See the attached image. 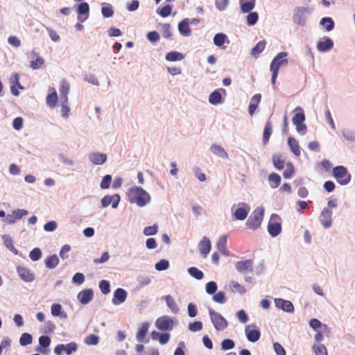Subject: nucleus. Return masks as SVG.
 I'll return each instance as SVG.
<instances>
[{"instance_id": "obj_1", "label": "nucleus", "mask_w": 355, "mask_h": 355, "mask_svg": "<svg viewBox=\"0 0 355 355\" xmlns=\"http://www.w3.org/2000/svg\"><path fill=\"white\" fill-rule=\"evenodd\" d=\"M128 200L131 203H136L139 207H144L150 201V195L142 188L134 187L129 189L128 193Z\"/></svg>"}, {"instance_id": "obj_2", "label": "nucleus", "mask_w": 355, "mask_h": 355, "mask_svg": "<svg viewBox=\"0 0 355 355\" xmlns=\"http://www.w3.org/2000/svg\"><path fill=\"white\" fill-rule=\"evenodd\" d=\"M286 55V53L280 52L274 58L270 63V69L272 72L271 83L273 85H275L279 68L281 66L286 65L288 62V60L284 58Z\"/></svg>"}, {"instance_id": "obj_3", "label": "nucleus", "mask_w": 355, "mask_h": 355, "mask_svg": "<svg viewBox=\"0 0 355 355\" xmlns=\"http://www.w3.org/2000/svg\"><path fill=\"white\" fill-rule=\"evenodd\" d=\"M332 175L340 185L349 184L352 179V175L347 168L343 166H337L333 168Z\"/></svg>"}, {"instance_id": "obj_4", "label": "nucleus", "mask_w": 355, "mask_h": 355, "mask_svg": "<svg viewBox=\"0 0 355 355\" xmlns=\"http://www.w3.org/2000/svg\"><path fill=\"white\" fill-rule=\"evenodd\" d=\"M263 217V209L259 207L255 209L248 218L246 222V226L250 230H257L260 227Z\"/></svg>"}, {"instance_id": "obj_5", "label": "nucleus", "mask_w": 355, "mask_h": 355, "mask_svg": "<svg viewBox=\"0 0 355 355\" xmlns=\"http://www.w3.org/2000/svg\"><path fill=\"white\" fill-rule=\"evenodd\" d=\"M268 231L272 237H275L281 233L282 219L279 216L275 214L271 215L268 224Z\"/></svg>"}, {"instance_id": "obj_6", "label": "nucleus", "mask_w": 355, "mask_h": 355, "mask_svg": "<svg viewBox=\"0 0 355 355\" xmlns=\"http://www.w3.org/2000/svg\"><path fill=\"white\" fill-rule=\"evenodd\" d=\"M295 111H299L293 117V123L296 126L297 131L301 135H304L306 132V125L304 123L305 115L302 107H297Z\"/></svg>"}, {"instance_id": "obj_7", "label": "nucleus", "mask_w": 355, "mask_h": 355, "mask_svg": "<svg viewBox=\"0 0 355 355\" xmlns=\"http://www.w3.org/2000/svg\"><path fill=\"white\" fill-rule=\"evenodd\" d=\"M209 315L213 325L217 331H222L227 327V320L220 313L210 310Z\"/></svg>"}, {"instance_id": "obj_8", "label": "nucleus", "mask_w": 355, "mask_h": 355, "mask_svg": "<svg viewBox=\"0 0 355 355\" xmlns=\"http://www.w3.org/2000/svg\"><path fill=\"white\" fill-rule=\"evenodd\" d=\"M78 349V345L76 343H69L67 345L59 344L54 349V353L56 355H62L64 352L67 355H70L75 352Z\"/></svg>"}, {"instance_id": "obj_9", "label": "nucleus", "mask_w": 355, "mask_h": 355, "mask_svg": "<svg viewBox=\"0 0 355 355\" xmlns=\"http://www.w3.org/2000/svg\"><path fill=\"white\" fill-rule=\"evenodd\" d=\"M173 320L167 315L162 316L157 319L155 322L156 327L162 331H166L173 329Z\"/></svg>"}, {"instance_id": "obj_10", "label": "nucleus", "mask_w": 355, "mask_h": 355, "mask_svg": "<svg viewBox=\"0 0 355 355\" xmlns=\"http://www.w3.org/2000/svg\"><path fill=\"white\" fill-rule=\"evenodd\" d=\"M332 211L328 207H325L322 211L320 216L319 217L320 221L321 222L322 225L325 228H329L331 226L332 224Z\"/></svg>"}, {"instance_id": "obj_11", "label": "nucleus", "mask_w": 355, "mask_h": 355, "mask_svg": "<svg viewBox=\"0 0 355 355\" xmlns=\"http://www.w3.org/2000/svg\"><path fill=\"white\" fill-rule=\"evenodd\" d=\"M120 201V196L119 194L114 195H107L105 196L101 200V205L103 207H107L110 205H112L113 208H116L118 207L119 202Z\"/></svg>"}, {"instance_id": "obj_12", "label": "nucleus", "mask_w": 355, "mask_h": 355, "mask_svg": "<svg viewBox=\"0 0 355 355\" xmlns=\"http://www.w3.org/2000/svg\"><path fill=\"white\" fill-rule=\"evenodd\" d=\"M240 205L241 206L235 210L233 215L236 220H243L247 218L250 208L248 205L245 202L240 204Z\"/></svg>"}, {"instance_id": "obj_13", "label": "nucleus", "mask_w": 355, "mask_h": 355, "mask_svg": "<svg viewBox=\"0 0 355 355\" xmlns=\"http://www.w3.org/2000/svg\"><path fill=\"white\" fill-rule=\"evenodd\" d=\"M275 304L278 309L288 313H293L294 311V306L292 302L288 300L277 298L275 300Z\"/></svg>"}, {"instance_id": "obj_14", "label": "nucleus", "mask_w": 355, "mask_h": 355, "mask_svg": "<svg viewBox=\"0 0 355 355\" xmlns=\"http://www.w3.org/2000/svg\"><path fill=\"white\" fill-rule=\"evenodd\" d=\"M198 248L200 253L203 255L204 257H206L209 253L211 248V243L209 239L204 236L199 242Z\"/></svg>"}, {"instance_id": "obj_15", "label": "nucleus", "mask_w": 355, "mask_h": 355, "mask_svg": "<svg viewBox=\"0 0 355 355\" xmlns=\"http://www.w3.org/2000/svg\"><path fill=\"white\" fill-rule=\"evenodd\" d=\"M253 261L251 259L240 261L236 262V268L240 272H243L245 271L252 272L253 270Z\"/></svg>"}, {"instance_id": "obj_16", "label": "nucleus", "mask_w": 355, "mask_h": 355, "mask_svg": "<svg viewBox=\"0 0 355 355\" xmlns=\"http://www.w3.org/2000/svg\"><path fill=\"white\" fill-rule=\"evenodd\" d=\"M94 293L92 289H85L79 293L78 298L80 302L83 304L89 303L93 298Z\"/></svg>"}, {"instance_id": "obj_17", "label": "nucleus", "mask_w": 355, "mask_h": 355, "mask_svg": "<svg viewBox=\"0 0 355 355\" xmlns=\"http://www.w3.org/2000/svg\"><path fill=\"white\" fill-rule=\"evenodd\" d=\"M17 271L22 280L27 282L33 281L34 275L31 272V271L28 268L19 266L17 268Z\"/></svg>"}, {"instance_id": "obj_18", "label": "nucleus", "mask_w": 355, "mask_h": 355, "mask_svg": "<svg viewBox=\"0 0 355 355\" xmlns=\"http://www.w3.org/2000/svg\"><path fill=\"white\" fill-rule=\"evenodd\" d=\"M127 297V292L123 288H117L114 292V297L112 298V303L115 305L123 303Z\"/></svg>"}, {"instance_id": "obj_19", "label": "nucleus", "mask_w": 355, "mask_h": 355, "mask_svg": "<svg viewBox=\"0 0 355 355\" xmlns=\"http://www.w3.org/2000/svg\"><path fill=\"white\" fill-rule=\"evenodd\" d=\"M89 160L96 165H101L107 160V155L104 153H93L89 156Z\"/></svg>"}, {"instance_id": "obj_20", "label": "nucleus", "mask_w": 355, "mask_h": 355, "mask_svg": "<svg viewBox=\"0 0 355 355\" xmlns=\"http://www.w3.org/2000/svg\"><path fill=\"white\" fill-rule=\"evenodd\" d=\"M334 42L329 37H325L324 40L320 41L317 44V49L320 52L329 51L333 48Z\"/></svg>"}, {"instance_id": "obj_21", "label": "nucleus", "mask_w": 355, "mask_h": 355, "mask_svg": "<svg viewBox=\"0 0 355 355\" xmlns=\"http://www.w3.org/2000/svg\"><path fill=\"white\" fill-rule=\"evenodd\" d=\"M261 98V95L260 94H256L252 96L248 107L249 114L251 116L254 114L255 110H257L258 105L260 103Z\"/></svg>"}, {"instance_id": "obj_22", "label": "nucleus", "mask_w": 355, "mask_h": 355, "mask_svg": "<svg viewBox=\"0 0 355 355\" xmlns=\"http://www.w3.org/2000/svg\"><path fill=\"white\" fill-rule=\"evenodd\" d=\"M245 334L249 341L254 343L260 338V331L259 329H250L248 327L245 329Z\"/></svg>"}, {"instance_id": "obj_23", "label": "nucleus", "mask_w": 355, "mask_h": 355, "mask_svg": "<svg viewBox=\"0 0 355 355\" xmlns=\"http://www.w3.org/2000/svg\"><path fill=\"white\" fill-rule=\"evenodd\" d=\"M148 327L149 324L148 322H144L141 324L136 334L137 340L139 342H142L144 340L147 334Z\"/></svg>"}, {"instance_id": "obj_24", "label": "nucleus", "mask_w": 355, "mask_h": 355, "mask_svg": "<svg viewBox=\"0 0 355 355\" xmlns=\"http://www.w3.org/2000/svg\"><path fill=\"white\" fill-rule=\"evenodd\" d=\"M69 83L65 80L62 81L60 87V95L61 101H64V103L68 102L67 94L69 93Z\"/></svg>"}, {"instance_id": "obj_25", "label": "nucleus", "mask_w": 355, "mask_h": 355, "mask_svg": "<svg viewBox=\"0 0 355 355\" xmlns=\"http://www.w3.org/2000/svg\"><path fill=\"white\" fill-rule=\"evenodd\" d=\"M288 144L295 156H300L301 154L300 148L297 140L291 137L288 139Z\"/></svg>"}, {"instance_id": "obj_26", "label": "nucleus", "mask_w": 355, "mask_h": 355, "mask_svg": "<svg viewBox=\"0 0 355 355\" xmlns=\"http://www.w3.org/2000/svg\"><path fill=\"white\" fill-rule=\"evenodd\" d=\"M226 41L229 42L227 35L224 33H217L214 37V44L221 49H225L223 44Z\"/></svg>"}, {"instance_id": "obj_27", "label": "nucleus", "mask_w": 355, "mask_h": 355, "mask_svg": "<svg viewBox=\"0 0 355 355\" xmlns=\"http://www.w3.org/2000/svg\"><path fill=\"white\" fill-rule=\"evenodd\" d=\"M241 8L243 12H250L254 7L255 0H240Z\"/></svg>"}, {"instance_id": "obj_28", "label": "nucleus", "mask_w": 355, "mask_h": 355, "mask_svg": "<svg viewBox=\"0 0 355 355\" xmlns=\"http://www.w3.org/2000/svg\"><path fill=\"white\" fill-rule=\"evenodd\" d=\"M165 301L167 306L171 309V311L173 313H178L179 311V307L177 305L174 298L170 295H167L165 296Z\"/></svg>"}, {"instance_id": "obj_29", "label": "nucleus", "mask_w": 355, "mask_h": 355, "mask_svg": "<svg viewBox=\"0 0 355 355\" xmlns=\"http://www.w3.org/2000/svg\"><path fill=\"white\" fill-rule=\"evenodd\" d=\"M266 42L265 40L259 41L252 49L251 55L255 58L264 50Z\"/></svg>"}, {"instance_id": "obj_30", "label": "nucleus", "mask_w": 355, "mask_h": 355, "mask_svg": "<svg viewBox=\"0 0 355 355\" xmlns=\"http://www.w3.org/2000/svg\"><path fill=\"white\" fill-rule=\"evenodd\" d=\"M51 93L49 94L46 96V104L51 107H54L56 105L58 101V95L55 89L54 88H51Z\"/></svg>"}, {"instance_id": "obj_31", "label": "nucleus", "mask_w": 355, "mask_h": 355, "mask_svg": "<svg viewBox=\"0 0 355 355\" xmlns=\"http://www.w3.org/2000/svg\"><path fill=\"white\" fill-rule=\"evenodd\" d=\"M89 4L86 2H82L78 5V15H87V16L84 19H82L80 17H78V20L80 21H85V19L87 17L88 14H89Z\"/></svg>"}, {"instance_id": "obj_32", "label": "nucleus", "mask_w": 355, "mask_h": 355, "mask_svg": "<svg viewBox=\"0 0 355 355\" xmlns=\"http://www.w3.org/2000/svg\"><path fill=\"white\" fill-rule=\"evenodd\" d=\"M227 237L226 236H222L219 238L217 243V249L219 252L225 255L228 254V250L226 248Z\"/></svg>"}, {"instance_id": "obj_33", "label": "nucleus", "mask_w": 355, "mask_h": 355, "mask_svg": "<svg viewBox=\"0 0 355 355\" xmlns=\"http://www.w3.org/2000/svg\"><path fill=\"white\" fill-rule=\"evenodd\" d=\"M272 162L274 166L278 170H282L284 167L285 161L279 154H275L272 156Z\"/></svg>"}, {"instance_id": "obj_34", "label": "nucleus", "mask_w": 355, "mask_h": 355, "mask_svg": "<svg viewBox=\"0 0 355 355\" xmlns=\"http://www.w3.org/2000/svg\"><path fill=\"white\" fill-rule=\"evenodd\" d=\"M230 288L233 293H238L239 294H244L245 293V288L243 286L238 283L237 282L232 281L230 284Z\"/></svg>"}, {"instance_id": "obj_35", "label": "nucleus", "mask_w": 355, "mask_h": 355, "mask_svg": "<svg viewBox=\"0 0 355 355\" xmlns=\"http://www.w3.org/2000/svg\"><path fill=\"white\" fill-rule=\"evenodd\" d=\"M178 29L180 33L183 35L187 36L191 33V29L189 22L184 19L178 25Z\"/></svg>"}, {"instance_id": "obj_36", "label": "nucleus", "mask_w": 355, "mask_h": 355, "mask_svg": "<svg viewBox=\"0 0 355 355\" xmlns=\"http://www.w3.org/2000/svg\"><path fill=\"white\" fill-rule=\"evenodd\" d=\"M3 241H4L5 246L8 249H9L11 252H12L14 254H17L18 251L15 248V246L13 245V241H12V238L10 236H8V235H3Z\"/></svg>"}, {"instance_id": "obj_37", "label": "nucleus", "mask_w": 355, "mask_h": 355, "mask_svg": "<svg viewBox=\"0 0 355 355\" xmlns=\"http://www.w3.org/2000/svg\"><path fill=\"white\" fill-rule=\"evenodd\" d=\"M211 150L214 154L222 158H226L228 156L224 148L218 145H212L211 146Z\"/></svg>"}, {"instance_id": "obj_38", "label": "nucleus", "mask_w": 355, "mask_h": 355, "mask_svg": "<svg viewBox=\"0 0 355 355\" xmlns=\"http://www.w3.org/2000/svg\"><path fill=\"white\" fill-rule=\"evenodd\" d=\"M320 24L327 31H331L334 28V21L331 17H323L320 21Z\"/></svg>"}, {"instance_id": "obj_39", "label": "nucleus", "mask_w": 355, "mask_h": 355, "mask_svg": "<svg viewBox=\"0 0 355 355\" xmlns=\"http://www.w3.org/2000/svg\"><path fill=\"white\" fill-rule=\"evenodd\" d=\"M271 135H272V123L270 121H268L265 125L264 130H263V144L268 143Z\"/></svg>"}, {"instance_id": "obj_40", "label": "nucleus", "mask_w": 355, "mask_h": 355, "mask_svg": "<svg viewBox=\"0 0 355 355\" xmlns=\"http://www.w3.org/2000/svg\"><path fill=\"white\" fill-rule=\"evenodd\" d=\"M269 181L271 182L270 186L272 188H277L281 182V177L276 173H272L268 177Z\"/></svg>"}, {"instance_id": "obj_41", "label": "nucleus", "mask_w": 355, "mask_h": 355, "mask_svg": "<svg viewBox=\"0 0 355 355\" xmlns=\"http://www.w3.org/2000/svg\"><path fill=\"white\" fill-rule=\"evenodd\" d=\"M58 263L59 259L55 254L47 257V259L45 260V264L48 268H55L58 266Z\"/></svg>"}, {"instance_id": "obj_42", "label": "nucleus", "mask_w": 355, "mask_h": 355, "mask_svg": "<svg viewBox=\"0 0 355 355\" xmlns=\"http://www.w3.org/2000/svg\"><path fill=\"white\" fill-rule=\"evenodd\" d=\"M222 96L219 92L214 91L211 92L209 96V101L213 105H216L221 103Z\"/></svg>"}, {"instance_id": "obj_43", "label": "nucleus", "mask_w": 355, "mask_h": 355, "mask_svg": "<svg viewBox=\"0 0 355 355\" xmlns=\"http://www.w3.org/2000/svg\"><path fill=\"white\" fill-rule=\"evenodd\" d=\"M188 272L191 276L198 280L202 279L204 277L203 272L196 267L189 268Z\"/></svg>"}, {"instance_id": "obj_44", "label": "nucleus", "mask_w": 355, "mask_h": 355, "mask_svg": "<svg viewBox=\"0 0 355 355\" xmlns=\"http://www.w3.org/2000/svg\"><path fill=\"white\" fill-rule=\"evenodd\" d=\"M32 341H33V337L28 333L22 334L20 337V339H19V343L21 346H26V345H30L32 343Z\"/></svg>"}, {"instance_id": "obj_45", "label": "nucleus", "mask_w": 355, "mask_h": 355, "mask_svg": "<svg viewBox=\"0 0 355 355\" xmlns=\"http://www.w3.org/2000/svg\"><path fill=\"white\" fill-rule=\"evenodd\" d=\"M184 58L183 55L176 51L169 52L166 55V59L168 61L181 60Z\"/></svg>"}, {"instance_id": "obj_46", "label": "nucleus", "mask_w": 355, "mask_h": 355, "mask_svg": "<svg viewBox=\"0 0 355 355\" xmlns=\"http://www.w3.org/2000/svg\"><path fill=\"white\" fill-rule=\"evenodd\" d=\"M295 168L292 163L288 162L286 165V170L284 171L283 175L285 178H291L294 173Z\"/></svg>"}, {"instance_id": "obj_47", "label": "nucleus", "mask_w": 355, "mask_h": 355, "mask_svg": "<svg viewBox=\"0 0 355 355\" xmlns=\"http://www.w3.org/2000/svg\"><path fill=\"white\" fill-rule=\"evenodd\" d=\"M99 288L104 295H107L110 292V285L107 280H101L99 283Z\"/></svg>"}, {"instance_id": "obj_48", "label": "nucleus", "mask_w": 355, "mask_h": 355, "mask_svg": "<svg viewBox=\"0 0 355 355\" xmlns=\"http://www.w3.org/2000/svg\"><path fill=\"white\" fill-rule=\"evenodd\" d=\"M313 350L315 355H327V350L323 345H313Z\"/></svg>"}, {"instance_id": "obj_49", "label": "nucleus", "mask_w": 355, "mask_h": 355, "mask_svg": "<svg viewBox=\"0 0 355 355\" xmlns=\"http://www.w3.org/2000/svg\"><path fill=\"white\" fill-rule=\"evenodd\" d=\"M29 257L33 261H37L42 257V251L40 248H35L33 250L31 251L29 254Z\"/></svg>"}, {"instance_id": "obj_50", "label": "nucleus", "mask_w": 355, "mask_h": 355, "mask_svg": "<svg viewBox=\"0 0 355 355\" xmlns=\"http://www.w3.org/2000/svg\"><path fill=\"white\" fill-rule=\"evenodd\" d=\"M258 20V14L256 12H250L247 16V23L249 26L254 25Z\"/></svg>"}, {"instance_id": "obj_51", "label": "nucleus", "mask_w": 355, "mask_h": 355, "mask_svg": "<svg viewBox=\"0 0 355 355\" xmlns=\"http://www.w3.org/2000/svg\"><path fill=\"white\" fill-rule=\"evenodd\" d=\"M169 266V263L166 259H162L159 262H157L155 267L157 270L161 271L166 270Z\"/></svg>"}, {"instance_id": "obj_52", "label": "nucleus", "mask_w": 355, "mask_h": 355, "mask_svg": "<svg viewBox=\"0 0 355 355\" xmlns=\"http://www.w3.org/2000/svg\"><path fill=\"white\" fill-rule=\"evenodd\" d=\"M217 288V284L215 282H209L206 284V292L209 295H212L216 293Z\"/></svg>"}, {"instance_id": "obj_53", "label": "nucleus", "mask_w": 355, "mask_h": 355, "mask_svg": "<svg viewBox=\"0 0 355 355\" xmlns=\"http://www.w3.org/2000/svg\"><path fill=\"white\" fill-rule=\"evenodd\" d=\"M112 181V176L110 175H106L103 178V180L101 182V188L103 189H106L110 187V183Z\"/></svg>"}, {"instance_id": "obj_54", "label": "nucleus", "mask_w": 355, "mask_h": 355, "mask_svg": "<svg viewBox=\"0 0 355 355\" xmlns=\"http://www.w3.org/2000/svg\"><path fill=\"white\" fill-rule=\"evenodd\" d=\"M212 298L214 302L218 303L223 304L225 302V295L223 291L216 293Z\"/></svg>"}, {"instance_id": "obj_55", "label": "nucleus", "mask_w": 355, "mask_h": 355, "mask_svg": "<svg viewBox=\"0 0 355 355\" xmlns=\"http://www.w3.org/2000/svg\"><path fill=\"white\" fill-rule=\"evenodd\" d=\"M189 329L191 331L196 332L202 329V323L200 321H196L189 324Z\"/></svg>"}, {"instance_id": "obj_56", "label": "nucleus", "mask_w": 355, "mask_h": 355, "mask_svg": "<svg viewBox=\"0 0 355 355\" xmlns=\"http://www.w3.org/2000/svg\"><path fill=\"white\" fill-rule=\"evenodd\" d=\"M143 232L146 236L155 235L157 232V226L156 225H154L153 226L146 227L144 229Z\"/></svg>"}, {"instance_id": "obj_57", "label": "nucleus", "mask_w": 355, "mask_h": 355, "mask_svg": "<svg viewBox=\"0 0 355 355\" xmlns=\"http://www.w3.org/2000/svg\"><path fill=\"white\" fill-rule=\"evenodd\" d=\"M229 0H216L215 5L220 11L225 10L229 4Z\"/></svg>"}, {"instance_id": "obj_58", "label": "nucleus", "mask_w": 355, "mask_h": 355, "mask_svg": "<svg viewBox=\"0 0 355 355\" xmlns=\"http://www.w3.org/2000/svg\"><path fill=\"white\" fill-rule=\"evenodd\" d=\"M40 347L47 348L51 344V338L47 336H42L39 338Z\"/></svg>"}, {"instance_id": "obj_59", "label": "nucleus", "mask_w": 355, "mask_h": 355, "mask_svg": "<svg viewBox=\"0 0 355 355\" xmlns=\"http://www.w3.org/2000/svg\"><path fill=\"white\" fill-rule=\"evenodd\" d=\"M12 212L13 216L16 220H19L22 217L26 216L28 214L27 210L19 209L13 210Z\"/></svg>"}, {"instance_id": "obj_60", "label": "nucleus", "mask_w": 355, "mask_h": 355, "mask_svg": "<svg viewBox=\"0 0 355 355\" xmlns=\"http://www.w3.org/2000/svg\"><path fill=\"white\" fill-rule=\"evenodd\" d=\"M44 59L38 57L35 60L31 61V67L33 69H37L44 64Z\"/></svg>"}, {"instance_id": "obj_61", "label": "nucleus", "mask_w": 355, "mask_h": 355, "mask_svg": "<svg viewBox=\"0 0 355 355\" xmlns=\"http://www.w3.org/2000/svg\"><path fill=\"white\" fill-rule=\"evenodd\" d=\"M234 347V343L231 339H225L221 343V347L224 350L231 349Z\"/></svg>"}, {"instance_id": "obj_62", "label": "nucleus", "mask_w": 355, "mask_h": 355, "mask_svg": "<svg viewBox=\"0 0 355 355\" xmlns=\"http://www.w3.org/2000/svg\"><path fill=\"white\" fill-rule=\"evenodd\" d=\"M98 342V338L94 334H90L85 338V343L87 345H95Z\"/></svg>"}, {"instance_id": "obj_63", "label": "nucleus", "mask_w": 355, "mask_h": 355, "mask_svg": "<svg viewBox=\"0 0 355 355\" xmlns=\"http://www.w3.org/2000/svg\"><path fill=\"white\" fill-rule=\"evenodd\" d=\"M171 10H172V7L170 5H166L165 6H164L163 8H162L160 11L159 12V14L162 17H166L168 15H170Z\"/></svg>"}, {"instance_id": "obj_64", "label": "nucleus", "mask_w": 355, "mask_h": 355, "mask_svg": "<svg viewBox=\"0 0 355 355\" xmlns=\"http://www.w3.org/2000/svg\"><path fill=\"white\" fill-rule=\"evenodd\" d=\"M273 348L277 355H286L285 349L279 343H275L273 344Z\"/></svg>"}]
</instances>
